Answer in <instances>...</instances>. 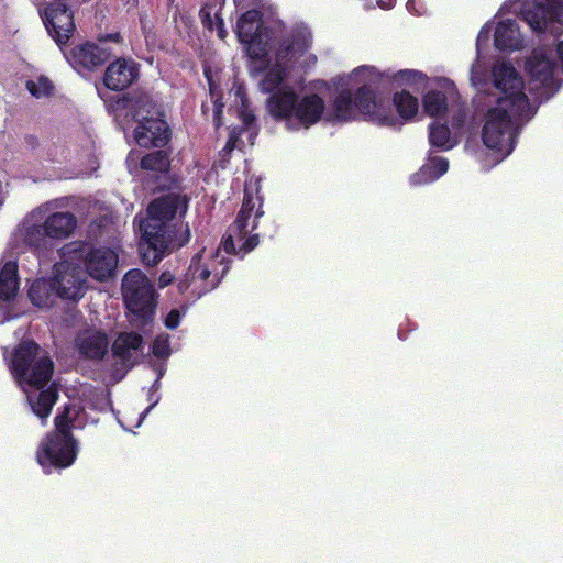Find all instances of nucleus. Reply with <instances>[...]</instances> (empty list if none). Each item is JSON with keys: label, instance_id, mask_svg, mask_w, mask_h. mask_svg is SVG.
I'll return each mask as SVG.
<instances>
[{"label": "nucleus", "instance_id": "obj_13", "mask_svg": "<svg viewBox=\"0 0 563 563\" xmlns=\"http://www.w3.org/2000/svg\"><path fill=\"white\" fill-rule=\"evenodd\" d=\"M525 69L533 84H539L550 95L556 92L561 87L556 78L558 64L553 52L548 46H539L532 49L525 63Z\"/></svg>", "mask_w": 563, "mask_h": 563}, {"label": "nucleus", "instance_id": "obj_45", "mask_svg": "<svg viewBox=\"0 0 563 563\" xmlns=\"http://www.w3.org/2000/svg\"><path fill=\"white\" fill-rule=\"evenodd\" d=\"M210 90H211V93H213V87H212V84H210Z\"/></svg>", "mask_w": 563, "mask_h": 563}, {"label": "nucleus", "instance_id": "obj_27", "mask_svg": "<svg viewBox=\"0 0 563 563\" xmlns=\"http://www.w3.org/2000/svg\"><path fill=\"white\" fill-rule=\"evenodd\" d=\"M393 106L400 119L404 121H410L418 113L419 101L417 97L404 89L394 93Z\"/></svg>", "mask_w": 563, "mask_h": 563}, {"label": "nucleus", "instance_id": "obj_17", "mask_svg": "<svg viewBox=\"0 0 563 563\" xmlns=\"http://www.w3.org/2000/svg\"><path fill=\"white\" fill-rule=\"evenodd\" d=\"M43 20L48 33L58 45L69 40L75 25L73 14L65 4L58 3L46 8Z\"/></svg>", "mask_w": 563, "mask_h": 563}, {"label": "nucleus", "instance_id": "obj_9", "mask_svg": "<svg viewBox=\"0 0 563 563\" xmlns=\"http://www.w3.org/2000/svg\"><path fill=\"white\" fill-rule=\"evenodd\" d=\"M77 227V218L69 211H57L48 214L41 225L23 224L16 235L29 245L46 247L47 240H64L69 238Z\"/></svg>", "mask_w": 563, "mask_h": 563}, {"label": "nucleus", "instance_id": "obj_14", "mask_svg": "<svg viewBox=\"0 0 563 563\" xmlns=\"http://www.w3.org/2000/svg\"><path fill=\"white\" fill-rule=\"evenodd\" d=\"M354 110L366 121L382 126H396L399 123L389 100L378 97L367 85L354 91Z\"/></svg>", "mask_w": 563, "mask_h": 563}, {"label": "nucleus", "instance_id": "obj_39", "mask_svg": "<svg viewBox=\"0 0 563 563\" xmlns=\"http://www.w3.org/2000/svg\"><path fill=\"white\" fill-rule=\"evenodd\" d=\"M375 3L383 10H390L395 7L396 0H375Z\"/></svg>", "mask_w": 563, "mask_h": 563}, {"label": "nucleus", "instance_id": "obj_19", "mask_svg": "<svg viewBox=\"0 0 563 563\" xmlns=\"http://www.w3.org/2000/svg\"><path fill=\"white\" fill-rule=\"evenodd\" d=\"M137 74V66L133 60L120 58L108 66L104 85L112 90H122L136 79Z\"/></svg>", "mask_w": 563, "mask_h": 563}, {"label": "nucleus", "instance_id": "obj_24", "mask_svg": "<svg viewBox=\"0 0 563 563\" xmlns=\"http://www.w3.org/2000/svg\"><path fill=\"white\" fill-rule=\"evenodd\" d=\"M29 297L33 305L48 308L59 296L51 279H37L31 285Z\"/></svg>", "mask_w": 563, "mask_h": 563}, {"label": "nucleus", "instance_id": "obj_1", "mask_svg": "<svg viewBox=\"0 0 563 563\" xmlns=\"http://www.w3.org/2000/svg\"><path fill=\"white\" fill-rule=\"evenodd\" d=\"M236 35L247 44L250 73L257 79L261 91L272 93L267 110L276 119H283L289 130L308 129L317 123L323 111L324 101L318 95L298 98L290 81V68L310 67L317 60L309 53L312 35L305 24L294 26L271 56V33L261 22L256 10L245 12L236 24Z\"/></svg>", "mask_w": 563, "mask_h": 563}, {"label": "nucleus", "instance_id": "obj_30", "mask_svg": "<svg viewBox=\"0 0 563 563\" xmlns=\"http://www.w3.org/2000/svg\"><path fill=\"white\" fill-rule=\"evenodd\" d=\"M141 166L144 169L164 173L169 167V159L166 153L156 151L144 156L141 161Z\"/></svg>", "mask_w": 563, "mask_h": 563}, {"label": "nucleus", "instance_id": "obj_31", "mask_svg": "<svg viewBox=\"0 0 563 563\" xmlns=\"http://www.w3.org/2000/svg\"><path fill=\"white\" fill-rule=\"evenodd\" d=\"M54 86L52 81L45 76H38L34 79L27 80L26 82V89L37 99L49 96Z\"/></svg>", "mask_w": 563, "mask_h": 563}, {"label": "nucleus", "instance_id": "obj_23", "mask_svg": "<svg viewBox=\"0 0 563 563\" xmlns=\"http://www.w3.org/2000/svg\"><path fill=\"white\" fill-rule=\"evenodd\" d=\"M143 339L135 332H123L112 344L113 354L122 361H130L135 357L142 349Z\"/></svg>", "mask_w": 563, "mask_h": 563}, {"label": "nucleus", "instance_id": "obj_2", "mask_svg": "<svg viewBox=\"0 0 563 563\" xmlns=\"http://www.w3.org/2000/svg\"><path fill=\"white\" fill-rule=\"evenodd\" d=\"M495 87L503 92L484 115L482 141L485 146L508 156L516 146L520 133L517 120H530L534 111L523 91V80L509 63L493 69Z\"/></svg>", "mask_w": 563, "mask_h": 563}, {"label": "nucleus", "instance_id": "obj_36", "mask_svg": "<svg viewBox=\"0 0 563 563\" xmlns=\"http://www.w3.org/2000/svg\"><path fill=\"white\" fill-rule=\"evenodd\" d=\"M184 314H185V311L180 312V310H178V309H173L172 311H169L164 321L166 328L172 329V330L176 329Z\"/></svg>", "mask_w": 563, "mask_h": 563}, {"label": "nucleus", "instance_id": "obj_22", "mask_svg": "<svg viewBox=\"0 0 563 563\" xmlns=\"http://www.w3.org/2000/svg\"><path fill=\"white\" fill-rule=\"evenodd\" d=\"M519 26L512 19H506L498 22L495 34L494 44L499 51H512L519 46Z\"/></svg>", "mask_w": 563, "mask_h": 563}, {"label": "nucleus", "instance_id": "obj_42", "mask_svg": "<svg viewBox=\"0 0 563 563\" xmlns=\"http://www.w3.org/2000/svg\"><path fill=\"white\" fill-rule=\"evenodd\" d=\"M141 23H142V29H143L144 33L146 34V38H148L147 33H150L151 27L147 25L146 20L143 18L141 19Z\"/></svg>", "mask_w": 563, "mask_h": 563}, {"label": "nucleus", "instance_id": "obj_15", "mask_svg": "<svg viewBox=\"0 0 563 563\" xmlns=\"http://www.w3.org/2000/svg\"><path fill=\"white\" fill-rule=\"evenodd\" d=\"M76 258L77 256L71 254L69 258L54 266L53 278L51 280L58 296L63 299L77 300L84 295L86 273L79 265L73 262Z\"/></svg>", "mask_w": 563, "mask_h": 563}, {"label": "nucleus", "instance_id": "obj_35", "mask_svg": "<svg viewBox=\"0 0 563 563\" xmlns=\"http://www.w3.org/2000/svg\"><path fill=\"white\" fill-rule=\"evenodd\" d=\"M427 165L433 170V178L435 180L445 174L449 168L448 159L440 156L431 157Z\"/></svg>", "mask_w": 563, "mask_h": 563}, {"label": "nucleus", "instance_id": "obj_33", "mask_svg": "<svg viewBox=\"0 0 563 563\" xmlns=\"http://www.w3.org/2000/svg\"><path fill=\"white\" fill-rule=\"evenodd\" d=\"M152 352L156 357L167 358L170 355L169 335H157L153 342Z\"/></svg>", "mask_w": 563, "mask_h": 563}, {"label": "nucleus", "instance_id": "obj_34", "mask_svg": "<svg viewBox=\"0 0 563 563\" xmlns=\"http://www.w3.org/2000/svg\"><path fill=\"white\" fill-rule=\"evenodd\" d=\"M434 180H435V178H433V170L430 169V167L427 164H424L410 178L411 184L415 185V186L428 184V183H431V181H434Z\"/></svg>", "mask_w": 563, "mask_h": 563}, {"label": "nucleus", "instance_id": "obj_20", "mask_svg": "<svg viewBox=\"0 0 563 563\" xmlns=\"http://www.w3.org/2000/svg\"><path fill=\"white\" fill-rule=\"evenodd\" d=\"M76 347L88 360H101L108 353L109 340L99 330H85L76 338Z\"/></svg>", "mask_w": 563, "mask_h": 563}, {"label": "nucleus", "instance_id": "obj_40", "mask_svg": "<svg viewBox=\"0 0 563 563\" xmlns=\"http://www.w3.org/2000/svg\"><path fill=\"white\" fill-rule=\"evenodd\" d=\"M235 142H236V136H235V134H234V133H232V134L230 135V137H229L228 143H227V147H228L229 150H232V148L235 146Z\"/></svg>", "mask_w": 563, "mask_h": 563}, {"label": "nucleus", "instance_id": "obj_7", "mask_svg": "<svg viewBox=\"0 0 563 563\" xmlns=\"http://www.w3.org/2000/svg\"><path fill=\"white\" fill-rule=\"evenodd\" d=\"M129 115L137 123L134 139L140 146L159 147L168 140V126L162 112L147 95L136 96L128 102Z\"/></svg>", "mask_w": 563, "mask_h": 563}, {"label": "nucleus", "instance_id": "obj_16", "mask_svg": "<svg viewBox=\"0 0 563 563\" xmlns=\"http://www.w3.org/2000/svg\"><path fill=\"white\" fill-rule=\"evenodd\" d=\"M362 77H368L369 84L373 85L386 81L393 87L413 86L424 82L428 79L424 73L416 69L379 73L374 66L366 65L354 68V81H358Z\"/></svg>", "mask_w": 563, "mask_h": 563}, {"label": "nucleus", "instance_id": "obj_8", "mask_svg": "<svg viewBox=\"0 0 563 563\" xmlns=\"http://www.w3.org/2000/svg\"><path fill=\"white\" fill-rule=\"evenodd\" d=\"M224 258L219 252L212 257L203 258L201 254L192 257L191 263L178 288L181 292L190 291L191 295L199 298L217 287L221 277L228 271V265H223Z\"/></svg>", "mask_w": 563, "mask_h": 563}, {"label": "nucleus", "instance_id": "obj_28", "mask_svg": "<svg viewBox=\"0 0 563 563\" xmlns=\"http://www.w3.org/2000/svg\"><path fill=\"white\" fill-rule=\"evenodd\" d=\"M422 107L429 117H443L448 112V98L441 90H430L422 98Z\"/></svg>", "mask_w": 563, "mask_h": 563}, {"label": "nucleus", "instance_id": "obj_32", "mask_svg": "<svg viewBox=\"0 0 563 563\" xmlns=\"http://www.w3.org/2000/svg\"><path fill=\"white\" fill-rule=\"evenodd\" d=\"M234 102L239 107V115L245 125H250L254 121V114L249 109L246 91L244 87L236 86L234 89Z\"/></svg>", "mask_w": 563, "mask_h": 563}, {"label": "nucleus", "instance_id": "obj_43", "mask_svg": "<svg viewBox=\"0 0 563 563\" xmlns=\"http://www.w3.org/2000/svg\"><path fill=\"white\" fill-rule=\"evenodd\" d=\"M156 402H154L152 406L147 407V409L143 412L142 418H144L145 415L150 412V410L155 406Z\"/></svg>", "mask_w": 563, "mask_h": 563}, {"label": "nucleus", "instance_id": "obj_37", "mask_svg": "<svg viewBox=\"0 0 563 563\" xmlns=\"http://www.w3.org/2000/svg\"><path fill=\"white\" fill-rule=\"evenodd\" d=\"M406 7L409 12L417 15H422L426 12L422 0H408Z\"/></svg>", "mask_w": 563, "mask_h": 563}, {"label": "nucleus", "instance_id": "obj_21", "mask_svg": "<svg viewBox=\"0 0 563 563\" xmlns=\"http://www.w3.org/2000/svg\"><path fill=\"white\" fill-rule=\"evenodd\" d=\"M335 115L341 120L351 117L352 79L350 75L339 76L332 82Z\"/></svg>", "mask_w": 563, "mask_h": 563}, {"label": "nucleus", "instance_id": "obj_18", "mask_svg": "<svg viewBox=\"0 0 563 563\" xmlns=\"http://www.w3.org/2000/svg\"><path fill=\"white\" fill-rule=\"evenodd\" d=\"M64 54L75 68L84 69H93L102 65L110 56L107 48L92 43L77 45Z\"/></svg>", "mask_w": 563, "mask_h": 563}, {"label": "nucleus", "instance_id": "obj_38", "mask_svg": "<svg viewBox=\"0 0 563 563\" xmlns=\"http://www.w3.org/2000/svg\"><path fill=\"white\" fill-rule=\"evenodd\" d=\"M173 280V275L170 273H163L161 276H159V279H158V285L161 288H164L166 286H168Z\"/></svg>", "mask_w": 563, "mask_h": 563}, {"label": "nucleus", "instance_id": "obj_4", "mask_svg": "<svg viewBox=\"0 0 563 563\" xmlns=\"http://www.w3.org/2000/svg\"><path fill=\"white\" fill-rule=\"evenodd\" d=\"M187 207V197L178 192L163 195L150 203L148 217L140 224V253L146 265H155L162 260L173 238L169 222L183 218Z\"/></svg>", "mask_w": 563, "mask_h": 563}, {"label": "nucleus", "instance_id": "obj_3", "mask_svg": "<svg viewBox=\"0 0 563 563\" xmlns=\"http://www.w3.org/2000/svg\"><path fill=\"white\" fill-rule=\"evenodd\" d=\"M53 362L34 342H22L12 360V372L27 395L32 411L45 421L57 400V390L48 385Z\"/></svg>", "mask_w": 563, "mask_h": 563}, {"label": "nucleus", "instance_id": "obj_5", "mask_svg": "<svg viewBox=\"0 0 563 563\" xmlns=\"http://www.w3.org/2000/svg\"><path fill=\"white\" fill-rule=\"evenodd\" d=\"M76 415L75 407H66L63 413L55 418L56 431L47 434L40 443L36 460L46 473H49L52 468H64L74 463L76 446L70 428Z\"/></svg>", "mask_w": 563, "mask_h": 563}, {"label": "nucleus", "instance_id": "obj_41", "mask_svg": "<svg viewBox=\"0 0 563 563\" xmlns=\"http://www.w3.org/2000/svg\"><path fill=\"white\" fill-rule=\"evenodd\" d=\"M375 5H377L375 3V0H364V3H363L364 9H366V10L373 9V8H375Z\"/></svg>", "mask_w": 563, "mask_h": 563}, {"label": "nucleus", "instance_id": "obj_10", "mask_svg": "<svg viewBox=\"0 0 563 563\" xmlns=\"http://www.w3.org/2000/svg\"><path fill=\"white\" fill-rule=\"evenodd\" d=\"M122 296L128 310L147 321L155 307L154 288L140 269H130L122 279Z\"/></svg>", "mask_w": 563, "mask_h": 563}, {"label": "nucleus", "instance_id": "obj_25", "mask_svg": "<svg viewBox=\"0 0 563 563\" xmlns=\"http://www.w3.org/2000/svg\"><path fill=\"white\" fill-rule=\"evenodd\" d=\"M223 5L224 0H213L202 7L199 13L202 24L209 30L217 27L218 36L222 40L227 36L223 20L219 15Z\"/></svg>", "mask_w": 563, "mask_h": 563}, {"label": "nucleus", "instance_id": "obj_11", "mask_svg": "<svg viewBox=\"0 0 563 563\" xmlns=\"http://www.w3.org/2000/svg\"><path fill=\"white\" fill-rule=\"evenodd\" d=\"M521 16L533 32L560 36L563 33V0L526 3Z\"/></svg>", "mask_w": 563, "mask_h": 563}, {"label": "nucleus", "instance_id": "obj_12", "mask_svg": "<svg viewBox=\"0 0 563 563\" xmlns=\"http://www.w3.org/2000/svg\"><path fill=\"white\" fill-rule=\"evenodd\" d=\"M64 254L85 258L86 274L103 282L111 278L117 269L119 256L114 250L99 247L87 251L86 245L74 242L64 247Z\"/></svg>", "mask_w": 563, "mask_h": 563}, {"label": "nucleus", "instance_id": "obj_44", "mask_svg": "<svg viewBox=\"0 0 563 563\" xmlns=\"http://www.w3.org/2000/svg\"><path fill=\"white\" fill-rule=\"evenodd\" d=\"M243 1H244V0H234L235 5H236V7H242V8L244 7Z\"/></svg>", "mask_w": 563, "mask_h": 563}, {"label": "nucleus", "instance_id": "obj_26", "mask_svg": "<svg viewBox=\"0 0 563 563\" xmlns=\"http://www.w3.org/2000/svg\"><path fill=\"white\" fill-rule=\"evenodd\" d=\"M18 288V265L9 261L0 269V298L10 300L15 296Z\"/></svg>", "mask_w": 563, "mask_h": 563}, {"label": "nucleus", "instance_id": "obj_29", "mask_svg": "<svg viewBox=\"0 0 563 563\" xmlns=\"http://www.w3.org/2000/svg\"><path fill=\"white\" fill-rule=\"evenodd\" d=\"M429 142L431 146L442 151L451 150L454 142L451 140V131L446 124L431 123L429 126Z\"/></svg>", "mask_w": 563, "mask_h": 563}, {"label": "nucleus", "instance_id": "obj_6", "mask_svg": "<svg viewBox=\"0 0 563 563\" xmlns=\"http://www.w3.org/2000/svg\"><path fill=\"white\" fill-rule=\"evenodd\" d=\"M263 213L261 198L251 195L246 188L241 210L235 221L229 227L222 242L223 250L243 257L255 249L258 244V235L253 234V231L257 228L258 219Z\"/></svg>", "mask_w": 563, "mask_h": 563}]
</instances>
